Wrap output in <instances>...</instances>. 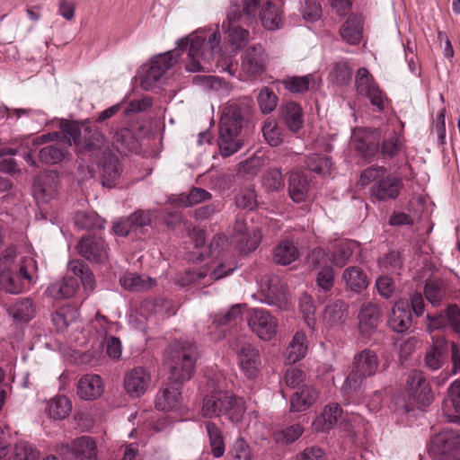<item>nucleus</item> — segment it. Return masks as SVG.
<instances>
[{"instance_id": "f257e3e1", "label": "nucleus", "mask_w": 460, "mask_h": 460, "mask_svg": "<svg viewBox=\"0 0 460 460\" xmlns=\"http://www.w3.org/2000/svg\"><path fill=\"white\" fill-rule=\"evenodd\" d=\"M63 138L55 145H49L40 149L39 158L41 162L55 164L62 161L72 142L81 154L93 153L103 146V136L95 128H82L75 123H66L62 128Z\"/></svg>"}, {"instance_id": "f03ea898", "label": "nucleus", "mask_w": 460, "mask_h": 460, "mask_svg": "<svg viewBox=\"0 0 460 460\" xmlns=\"http://www.w3.org/2000/svg\"><path fill=\"white\" fill-rule=\"evenodd\" d=\"M37 263L32 255L6 249L0 257V286L6 292L19 294L28 289L37 277Z\"/></svg>"}, {"instance_id": "7ed1b4c3", "label": "nucleus", "mask_w": 460, "mask_h": 460, "mask_svg": "<svg viewBox=\"0 0 460 460\" xmlns=\"http://www.w3.org/2000/svg\"><path fill=\"white\" fill-rule=\"evenodd\" d=\"M220 34L218 31H200L178 40L180 50L189 47L186 69L190 72L209 71L211 60L219 55Z\"/></svg>"}, {"instance_id": "20e7f679", "label": "nucleus", "mask_w": 460, "mask_h": 460, "mask_svg": "<svg viewBox=\"0 0 460 460\" xmlns=\"http://www.w3.org/2000/svg\"><path fill=\"white\" fill-rule=\"evenodd\" d=\"M248 114V105L244 102H231L225 106L220 119V137L218 146L220 154L230 156L237 152L243 144L238 135L243 127V118Z\"/></svg>"}, {"instance_id": "39448f33", "label": "nucleus", "mask_w": 460, "mask_h": 460, "mask_svg": "<svg viewBox=\"0 0 460 460\" xmlns=\"http://www.w3.org/2000/svg\"><path fill=\"white\" fill-rule=\"evenodd\" d=\"M198 358L197 347L181 341L172 344L166 351L164 364L169 370V379L182 384L190 380L195 372Z\"/></svg>"}, {"instance_id": "423d86ee", "label": "nucleus", "mask_w": 460, "mask_h": 460, "mask_svg": "<svg viewBox=\"0 0 460 460\" xmlns=\"http://www.w3.org/2000/svg\"><path fill=\"white\" fill-rule=\"evenodd\" d=\"M246 411L245 402L229 391L215 390L203 399L201 414L205 418L225 415L234 424L239 423Z\"/></svg>"}, {"instance_id": "0eeeda50", "label": "nucleus", "mask_w": 460, "mask_h": 460, "mask_svg": "<svg viewBox=\"0 0 460 460\" xmlns=\"http://www.w3.org/2000/svg\"><path fill=\"white\" fill-rule=\"evenodd\" d=\"M379 360L376 354L370 349H364L354 357L353 369L348 376L343 385L347 393L359 389L363 381L376 374Z\"/></svg>"}, {"instance_id": "6e6552de", "label": "nucleus", "mask_w": 460, "mask_h": 460, "mask_svg": "<svg viewBox=\"0 0 460 460\" xmlns=\"http://www.w3.org/2000/svg\"><path fill=\"white\" fill-rule=\"evenodd\" d=\"M428 450L439 460H460V432L445 429L436 434L430 439Z\"/></svg>"}, {"instance_id": "1a4fd4ad", "label": "nucleus", "mask_w": 460, "mask_h": 460, "mask_svg": "<svg viewBox=\"0 0 460 460\" xmlns=\"http://www.w3.org/2000/svg\"><path fill=\"white\" fill-rule=\"evenodd\" d=\"M236 268L237 265L234 261H227L219 263L209 273L205 270L199 271L188 270L177 279V282L181 286L196 284L198 287H207L232 274Z\"/></svg>"}, {"instance_id": "9d476101", "label": "nucleus", "mask_w": 460, "mask_h": 460, "mask_svg": "<svg viewBox=\"0 0 460 460\" xmlns=\"http://www.w3.org/2000/svg\"><path fill=\"white\" fill-rule=\"evenodd\" d=\"M241 16L242 14L237 4H232L226 13V21L222 24L226 39L236 49L243 48L250 39L249 31L238 24Z\"/></svg>"}, {"instance_id": "9b49d317", "label": "nucleus", "mask_w": 460, "mask_h": 460, "mask_svg": "<svg viewBox=\"0 0 460 460\" xmlns=\"http://www.w3.org/2000/svg\"><path fill=\"white\" fill-rule=\"evenodd\" d=\"M249 328L261 340L270 341L277 333L278 321L264 309H251L247 316Z\"/></svg>"}, {"instance_id": "f8f14e48", "label": "nucleus", "mask_w": 460, "mask_h": 460, "mask_svg": "<svg viewBox=\"0 0 460 460\" xmlns=\"http://www.w3.org/2000/svg\"><path fill=\"white\" fill-rule=\"evenodd\" d=\"M355 84L359 95L367 98L379 111L384 109L386 97L367 68L358 70Z\"/></svg>"}, {"instance_id": "ddd939ff", "label": "nucleus", "mask_w": 460, "mask_h": 460, "mask_svg": "<svg viewBox=\"0 0 460 460\" xmlns=\"http://www.w3.org/2000/svg\"><path fill=\"white\" fill-rule=\"evenodd\" d=\"M181 54L169 51L154 58L150 66L141 80V86L151 90L155 84L175 64Z\"/></svg>"}, {"instance_id": "4468645a", "label": "nucleus", "mask_w": 460, "mask_h": 460, "mask_svg": "<svg viewBox=\"0 0 460 460\" xmlns=\"http://www.w3.org/2000/svg\"><path fill=\"white\" fill-rule=\"evenodd\" d=\"M151 380L152 376L147 368L136 367L125 373L124 389L130 397L139 398L149 389Z\"/></svg>"}, {"instance_id": "2eb2a0df", "label": "nucleus", "mask_w": 460, "mask_h": 460, "mask_svg": "<svg viewBox=\"0 0 460 460\" xmlns=\"http://www.w3.org/2000/svg\"><path fill=\"white\" fill-rule=\"evenodd\" d=\"M104 146L105 141L103 140V146L101 149L89 154L91 155H97V153L102 151V158L99 160L98 164L101 169L102 184L103 186L111 188L118 183L122 172V166L114 154L103 150Z\"/></svg>"}, {"instance_id": "dca6fc26", "label": "nucleus", "mask_w": 460, "mask_h": 460, "mask_svg": "<svg viewBox=\"0 0 460 460\" xmlns=\"http://www.w3.org/2000/svg\"><path fill=\"white\" fill-rule=\"evenodd\" d=\"M407 394L409 397L420 406L429 405L433 400L431 388L426 376L420 371L411 372L407 379Z\"/></svg>"}, {"instance_id": "f3484780", "label": "nucleus", "mask_w": 460, "mask_h": 460, "mask_svg": "<svg viewBox=\"0 0 460 460\" xmlns=\"http://www.w3.org/2000/svg\"><path fill=\"white\" fill-rule=\"evenodd\" d=\"M76 249L80 255L93 262L102 263L109 258L107 244L101 237H83Z\"/></svg>"}, {"instance_id": "a211bd4d", "label": "nucleus", "mask_w": 460, "mask_h": 460, "mask_svg": "<svg viewBox=\"0 0 460 460\" xmlns=\"http://www.w3.org/2000/svg\"><path fill=\"white\" fill-rule=\"evenodd\" d=\"M65 450L71 452L79 460H97V444L89 436H82L74 439L71 444H61L57 447L59 454H63Z\"/></svg>"}, {"instance_id": "6ab92c4d", "label": "nucleus", "mask_w": 460, "mask_h": 460, "mask_svg": "<svg viewBox=\"0 0 460 460\" xmlns=\"http://www.w3.org/2000/svg\"><path fill=\"white\" fill-rule=\"evenodd\" d=\"M403 187L402 179L396 175H385L371 187L372 196L379 201L394 200Z\"/></svg>"}, {"instance_id": "aec40b11", "label": "nucleus", "mask_w": 460, "mask_h": 460, "mask_svg": "<svg viewBox=\"0 0 460 460\" xmlns=\"http://www.w3.org/2000/svg\"><path fill=\"white\" fill-rule=\"evenodd\" d=\"M238 365L241 371L248 377L253 378L259 373L261 364L260 355L251 343H243L237 349Z\"/></svg>"}, {"instance_id": "412c9836", "label": "nucleus", "mask_w": 460, "mask_h": 460, "mask_svg": "<svg viewBox=\"0 0 460 460\" xmlns=\"http://www.w3.org/2000/svg\"><path fill=\"white\" fill-rule=\"evenodd\" d=\"M350 143L366 158L374 156L378 149L376 135L374 132L365 128L354 129Z\"/></svg>"}, {"instance_id": "4be33fe9", "label": "nucleus", "mask_w": 460, "mask_h": 460, "mask_svg": "<svg viewBox=\"0 0 460 460\" xmlns=\"http://www.w3.org/2000/svg\"><path fill=\"white\" fill-rule=\"evenodd\" d=\"M104 391L102 379L100 376L87 374L83 376L76 386L78 396L85 401L95 400L99 398Z\"/></svg>"}, {"instance_id": "5701e85b", "label": "nucleus", "mask_w": 460, "mask_h": 460, "mask_svg": "<svg viewBox=\"0 0 460 460\" xmlns=\"http://www.w3.org/2000/svg\"><path fill=\"white\" fill-rule=\"evenodd\" d=\"M264 51L261 45L249 47L242 62V70L249 76H255L264 71Z\"/></svg>"}, {"instance_id": "b1692460", "label": "nucleus", "mask_w": 460, "mask_h": 460, "mask_svg": "<svg viewBox=\"0 0 460 460\" xmlns=\"http://www.w3.org/2000/svg\"><path fill=\"white\" fill-rule=\"evenodd\" d=\"M388 323L397 332H403L409 329L411 323V315L406 300L399 299L395 302L389 315Z\"/></svg>"}, {"instance_id": "393cba45", "label": "nucleus", "mask_w": 460, "mask_h": 460, "mask_svg": "<svg viewBox=\"0 0 460 460\" xmlns=\"http://www.w3.org/2000/svg\"><path fill=\"white\" fill-rule=\"evenodd\" d=\"M317 398L318 392L313 386H300L290 397V411L298 412L306 411L316 402Z\"/></svg>"}, {"instance_id": "a878e982", "label": "nucleus", "mask_w": 460, "mask_h": 460, "mask_svg": "<svg viewBox=\"0 0 460 460\" xmlns=\"http://www.w3.org/2000/svg\"><path fill=\"white\" fill-rule=\"evenodd\" d=\"M308 350V341L305 332L297 331L289 341L286 349V361L295 364L303 359Z\"/></svg>"}, {"instance_id": "bb28decb", "label": "nucleus", "mask_w": 460, "mask_h": 460, "mask_svg": "<svg viewBox=\"0 0 460 460\" xmlns=\"http://www.w3.org/2000/svg\"><path fill=\"white\" fill-rule=\"evenodd\" d=\"M281 119L292 132L299 131L304 125L303 110L295 102H288L280 107Z\"/></svg>"}, {"instance_id": "cd10ccee", "label": "nucleus", "mask_w": 460, "mask_h": 460, "mask_svg": "<svg viewBox=\"0 0 460 460\" xmlns=\"http://www.w3.org/2000/svg\"><path fill=\"white\" fill-rule=\"evenodd\" d=\"M346 288L350 291L360 293L368 287L369 281L364 270L358 266L346 268L341 276Z\"/></svg>"}, {"instance_id": "c85d7f7f", "label": "nucleus", "mask_w": 460, "mask_h": 460, "mask_svg": "<svg viewBox=\"0 0 460 460\" xmlns=\"http://www.w3.org/2000/svg\"><path fill=\"white\" fill-rule=\"evenodd\" d=\"M341 414L339 404L332 403L325 406L323 411L315 418L313 429L316 432H326L332 429Z\"/></svg>"}, {"instance_id": "c756f323", "label": "nucleus", "mask_w": 460, "mask_h": 460, "mask_svg": "<svg viewBox=\"0 0 460 460\" xmlns=\"http://www.w3.org/2000/svg\"><path fill=\"white\" fill-rule=\"evenodd\" d=\"M309 190V183L306 178L298 172H292L288 177V194L291 199L296 203L306 199Z\"/></svg>"}, {"instance_id": "7c9ffc66", "label": "nucleus", "mask_w": 460, "mask_h": 460, "mask_svg": "<svg viewBox=\"0 0 460 460\" xmlns=\"http://www.w3.org/2000/svg\"><path fill=\"white\" fill-rule=\"evenodd\" d=\"M78 280L75 278H64L51 284L46 290L49 296L54 299H63L73 296L78 289Z\"/></svg>"}, {"instance_id": "2f4dec72", "label": "nucleus", "mask_w": 460, "mask_h": 460, "mask_svg": "<svg viewBox=\"0 0 460 460\" xmlns=\"http://www.w3.org/2000/svg\"><path fill=\"white\" fill-rule=\"evenodd\" d=\"M181 404V393L176 387L161 390L155 398V407L160 411H177Z\"/></svg>"}, {"instance_id": "473e14b6", "label": "nucleus", "mask_w": 460, "mask_h": 460, "mask_svg": "<svg viewBox=\"0 0 460 460\" xmlns=\"http://www.w3.org/2000/svg\"><path fill=\"white\" fill-rule=\"evenodd\" d=\"M341 38L350 45L358 44L363 37V22L360 17L350 16L340 30Z\"/></svg>"}, {"instance_id": "72a5a7b5", "label": "nucleus", "mask_w": 460, "mask_h": 460, "mask_svg": "<svg viewBox=\"0 0 460 460\" xmlns=\"http://www.w3.org/2000/svg\"><path fill=\"white\" fill-rule=\"evenodd\" d=\"M243 305L237 304L226 310H222L213 316V324L216 328L224 330L237 324L242 320Z\"/></svg>"}, {"instance_id": "f704fd0d", "label": "nucleus", "mask_w": 460, "mask_h": 460, "mask_svg": "<svg viewBox=\"0 0 460 460\" xmlns=\"http://www.w3.org/2000/svg\"><path fill=\"white\" fill-rule=\"evenodd\" d=\"M379 319L378 307L373 304L362 305L358 314L359 329L364 335H368L377 326Z\"/></svg>"}, {"instance_id": "c9c22d12", "label": "nucleus", "mask_w": 460, "mask_h": 460, "mask_svg": "<svg viewBox=\"0 0 460 460\" xmlns=\"http://www.w3.org/2000/svg\"><path fill=\"white\" fill-rule=\"evenodd\" d=\"M299 256L298 249L288 240L280 242L274 249L273 260L276 263L286 266L295 261Z\"/></svg>"}, {"instance_id": "e433bc0d", "label": "nucleus", "mask_w": 460, "mask_h": 460, "mask_svg": "<svg viewBox=\"0 0 460 460\" xmlns=\"http://www.w3.org/2000/svg\"><path fill=\"white\" fill-rule=\"evenodd\" d=\"M57 175L54 172L46 173L42 179V184H38L34 188L36 199L42 202H48L58 194Z\"/></svg>"}, {"instance_id": "4c0bfd02", "label": "nucleus", "mask_w": 460, "mask_h": 460, "mask_svg": "<svg viewBox=\"0 0 460 460\" xmlns=\"http://www.w3.org/2000/svg\"><path fill=\"white\" fill-rule=\"evenodd\" d=\"M120 286L129 291H142L154 287L155 280L154 279L139 276L136 273H125L119 279Z\"/></svg>"}, {"instance_id": "58836bf2", "label": "nucleus", "mask_w": 460, "mask_h": 460, "mask_svg": "<svg viewBox=\"0 0 460 460\" xmlns=\"http://www.w3.org/2000/svg\"><path fill=\"white\" fill-rule=\"evenodd\" d=\"M314 82L315 76L310 74L302 76H286L282 79L281 84L291 93H303L308 91Z\"/></svg>"}, {"instance_id": "ea45409f", "label": "nucleus", "mask_w": 460, "mask_h": 460, "mask_svg": "<svg viewBox=\"0 0 460 460\" xmlns=\"http://www.w3.org/2000/svg\"><path fill=\"white\" fill-rule=\"evenodd\" d=\"M279 7L271 2H266L261 7L260 17L263 27L267 30H277L281 25V15Z\"/></svg>"}, {"instance_id": "a19ab883", "label": "nucleus", "mask_w": 460, "mask_h": 460, "mask_svg": "<svg viewBox=\"0 0 460 460\" xmlns=\"http://www.w3.org/2000/svg\"><path fill=\"white\" fill-rule=\"evenodd\" d=\"M72 410L70 400L64 395H58L48 402L47 411L49 417L55 420H63L69 415Z\"/></svg>"}, {"instance_id": "79ce46f5", "label": "nucleus", "mask_w": 460, "mask_h": 460, "mask_svg": "<svg viewBox=\"0 0 460 460\" xmlns=\"http://www.w3.org/2000/svg\"><path fill=\"white\" fill-rule=\"evenodd\" d=\"M346 311L347 305L344 302L333 301L325 307L323 320L330 326L339 324L344 320Z\"/></svg>"}, {"instance_id": "37998d69", "label": "nucleus", "mask_w": 460, "mask_h": 460, "mask_svg": "<svg viewBox=\"0 0 460 460\" xmlns=\"http://www.w3.org/2000/svg\"><path fill=\"white\" fill-rule=\"evenodd\" d=\"M261 131L265 141L270 146H279L284 140V130L275 120H265Z\"/></svg>"}, {"instance_id": "c03bdc74", "label": "nucleus", "mask_w": 460, "mask_h": 460, "mask_svg": "<svg viewBox=\"0 0 460 460\" xmlns=\"http://www.w3.org/2000/svg\"><path fill=\"white\" fill-rule=\"evenodd\" d=\"M353 243L347 241H339L332 248V262L337 267H343L353 254Z\"/></svg>"}, {"instance_id": "a18cd8bd", "label": "nucleus", "mask_w": 460, "mask_h": 460, "mask_svg": "<svg viewBox=\"0 0 460 460\" xmlns=\"http://www.w3.org/2000/svg\"><path fill=\"white\" fill-rule=\"evenodd\" d=\"M9 314L17 321H29L34 316V306L31 299H20L8 309Z\"/></svg>"}, {"instance_id": "49530a36", "label": "nucleus", "mask_w": 460, "mask_h": 460, "mask_svg": "<svg viewBox=\"0 0 460 460\" xmlns=\"http://www.w3.org/2000/svg\"><path fill=\"white\" fill-rule=\"evenodd\" d=\"M77 314L73 307L62 306L52 315V322L58 331L64 332L77 318Z\"/></svg>"}, {"instance_id": "de8ad7c7", "label": "nucleus", "mask_w": 460, "mask_h": 460, "mask_svg": "<svg viewBox=\"0 0 460 460\" xmlns=\"http://www.w3.org/2000/svg\"><path fill=\"white\" fill-rule=\"evenodd\" d=\"M261 184L268 192H276L281 190L284 186V181L280 170H268L262 177Z\"/></svg>"}, {"instance_id": "09e8293b", "label": "nucleus", "mask_w": 460, "mask_h": 460, "mask_svg": "<svg viewBox=\"0 0 460 460\" xmlns=\"http://www.w3.org/2000/svg\"><path fill=\"white\" fill-rule=\"evenodd\" d=\"M305 164L310 171L321 174L329 172L332 167L330 158L318 154L309 155L306 157Z\"/></svg>"}, {"instance_id": "8fccbe9b", "label": "nucleus", "mask_w": 460, "mask_h": 460, "mask_svg": "<svg viewBox=\"0 0 460 460\" xmlns=\"http://www.w3.org/2000/svg\"><path fill=\"white\" fill-rule=\"evenodd\" d=\"M304 432L299 424L291 425L285 429L279 430L274 434V439L282 444H290L298 439Z\"/></svg>"}, {"instance_id": "3c124183", "label": "nucleus", "mask_w": 460, "mask_h": 460, "mask_svg": "<svg viewBox=\"0 0 460 460\" xmlns=\"http://www.w3.org/2000/svg\"><path fill=\"white\" fill-rule=\"evenodd\" d=\"M13 458V460H38L40 453L28 442L20 441L15 444Z\"/></svg>"}, {"instance_id": "603ef678", "label": "nucleus", "mask_w": 460, "mask_h": 460, "mask_svg": "<svg viewBox=\"0 0 460 460\" xmlns=\"http://www.w3.org/2000/svg\"><path fill=\"white\" fill-rule=\"evenodd\" d=\"M278 102V97L273 93L272 90H270L267 87H264L261 90L258 95V103L261 111L264 114L270 113L275 110Z\"/></svg>"}, {"instance_id": "864d4df0", "label": "nucleus", "mask_w": 460, "mask_h": 460, "mask_svg": "<svg viewBox=\"0 0 460 460\" xmlns=\"http://www.w3.org/2000/svg\"><path fill=\"white\" fill-rule=\"evenodd\" d=\"M74 219L75 226L82 229H91L100 226V219L93 212L77 211Z\"/></svg>"}, {"instance_id": "5fc2aeb1", "label": "nucleus", "mask_w": 460, "mask_h": 460, "mask_svg": "<svg viewBox=\"0 0 460 460\" xmlns=\"http://www.w3.org/2000/svg\"><path fill=\"white\" fill-rule=\"evenodd\" d=\"M386 174V168L383 166H370L365 169L359 178V183L362 186L376 183L379 179Z\"/></svg>"}, {"instance_id": "6e6d98bb", "label": "nucleus", "mask_w": 460, "mask_h": 460, "mask_svg": "<svg viewBox=\"0 0 460 460\" xmlns=\"http://www.w3.org/2000/svg\"><path fill=\"white\" fill-rule=\"evenodd\" d=\"M208 199H210V194L207 190L201 188H194L187 196L182 197L180 202L181 206L189 207L194 206Z\"/></svg>"}, {"instance_id": "4d7b16f0", "label": "nucleus", "mask_w": 460, "mask_h": 460, "mask_svg": "<svg viewBox=\"0 0 460 460\" xmlns=\"http://www.w3.org/2000/svg\"><path fill=\"white\" fill-rule=\"evenodd\" d=\"M231 455L234 460H252L250 447L243 438H238L233 446Z\"/></svg>"}, {"instance_id": "13d9d810", "label": "nucleus", "mask_w": 460, "mask_h": 460, "mask_svg": "<svg viewBox=\"0 0 460 460\" xmlns=\"http://www.w3.org/2000/svg\"><path fill=\"white\" fill-rule=\"evenodd\" d=\"M376 287L378 294L385 297L390 298L395 289V283L390 277L384 275L377 278Z\"/></svg>"}, {"instance_id": "bf43d9fd", "label": "nucleus", "mask_w": 460, "mask_h": 460, "mask_svg": "<svg viewBox=\"0 0 460 460\" xmlns=\"http://www.w3.org/2000/svg\"><path fill=\"white\" fill-rule=\"evenodd\" d=\"M194 81L197 84H202L206 87L211 88L216 91L226 89L228 90V85L226 83L222 81L220 78L213 75H198L195 76Z\"/></svg>"}, {"instance_id": "052dcab7", "label": "nucleus", "mask_w": 460, "mask_h": 460, "mask_svg": "<svg viewBox=\"0 0 460 460\" xmlns=\"http://www.w3.org/2000/svg\"><path fill=\"white\" fill-rule=\"evenodd\" d=\"M316 282L318 287L321 288L322 289H331L334 282V272L332 267H323L317 275Z\"/></svg>"}, {"instance_id": "680f3d73", "label": "nucleus", "mask_w": 460, "mask_h": 460, "mask_svg": "<svg viewBox=\"0 0 460 460\" xmlns=\"http://www.w3.org/2000/svg\"><path fill=\"white\" fill-rule=\"evenodd\" d=\"M446 111L440 109L437 113L436 119L432 130L436 133L439 146H444L446 143Z\"/></svg>"}, {"instance_id": "e2e57ef3", "label": "nucleus", "mask_w": 460, "mask_h": 460, "mask_svg": "<svg viewBox=\"0 0 460 460\" xmlns=\"http://www.w3.org/2000/svg\"><path fill=\"white\" fill-rule=\"evenodd\" d=\"M105 351L112 360H119L122 354V345L119 338L110 336L106 339Z\"/></svg>"}, {"instance_id": "0e129e2a", "label": "nucleus", "mask_w": 460, "mask_h": 460, "mask_svg": "<svg viewBox=\"0 0 460 460\" xmlns=\"http://www.w3.org/2000/svg\"><path fill=\"white\" fill-rule=\"evenodd\" d=\"M302 13L306 21H316L322 13L321 5L315 0H305Z\"/></svg>"}, {"instance_id": "69168bd1", "label": "nucleus", "mask_w": 460, "mask_h": 460, "mask_svg": "<svg viewBox=\"0 0 460 460\" xmlns=\"http://www.w3.org/2000/svg\"><path fill=\"white\" fill-rule=\"evenodd\" d=\"M424 294L427 300L434 305L441 300L444 292L439 284L429 281L425 286Z\"/></svg>"}, {"instance_id": "338daca9", "label": "nucleus", "mask_w": 460, "mask_h": 460, "mask_svg": "<svg viewBox=\"0 0 460 460\" xmlns=\"http://www.w3.org/2000/svg\"><path fill=\"white\" fill-rule=\"evenodd\" d=\"M400 149L401 143L399 137L396 134H393L391 137L386 138L382 146L383 154L390 157L395 155Z\"/></svg>"}, {"instance_id": "774afa93", "label": "nucleus", "mask_w": 460, "mask_h": 460, "mask_svg": "<svg viewBox=\"0 0 460 460\" xmlns=\"http://www.w3.org/2000/svg\"><path fill=\"white\" fill-rule=\"evenodd\" d=\"M296 460H326L325 454L318 447H309L296 455Z\"/></svg>"}]
</instances>
